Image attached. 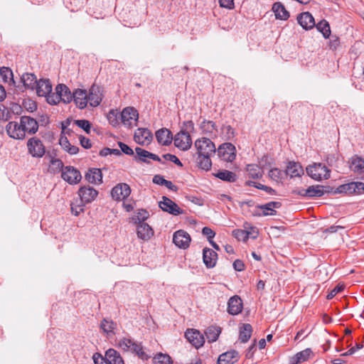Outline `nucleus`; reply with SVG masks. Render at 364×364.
<instances>
[{
	"label": "nucleus",
	"mask_w": 364,
	"mask_h": 364,
	"mask_svg": "<svg viewBox=\"0 0 364 364\" xmlns=\"http://www.w3.org/2000/svg\"><path fill=\"white\" fill-rule=\"evenodd\" d=\"M174 145L182 151L188 150L192 145V139L188 132L181 129L174 136Z\"/></svg>",
	"instance_id": "nucleus-8"
},
{
	"label": "nucleus",
	"mask_w": 364,
	"mask_h": 364,
	"mask_svg": "<svg viewBox=\"0 0 364 364\" xmlns=\"http://www.w3.org/2000/svg\"><path fill=\"white\" fill-rule=\"evenodd\" d=\"M286 173L293 178L300 176L304 173V170L299 163L290 161L287 166Z\"/></svg>",
	"instance_id": "nucleus-35"
},
{
	"label": "nucleus",
	"mask_w": 364,
	"mask_h": 364,
	"mask_svg": "<svg viewBox=\"0 0 364 364\" xmlns=\"http://www.w3.org/2000/svg\"><path fill=\"white\" fill-rule=\"evenodd\" d=\"M77 193L80 198V203L85 205L90 203L97 198L98 191L90 186H84L79 188Z\"/></svg>",
	"instance_id": "nucleus-9"
},
{
	"label": "nucleus",
	"mask_w": 364,
	"mask_h": 364,
	"mask_svg": "<svg viewBox=\"0 0 364 364\" xmlns=\"http://www.w3.org/2000/svg\"><path fill=\"white\" fill-rule=\"evenodd\" d=\"M87 98L90 106H98L102 100L100 87L95 85H92L90 89L89 94H87Z\"/></svg>",
	"instance_id": "nucleus-21"
},
{
	"label": "nucleus",
	"mask_w": 364,
	"mask_h": 364,
	"mask_svg": "<svg viewBox=\"0 0 364 364\" xmlns=\"http://www.w3.org/2000/svg\"><path fill=\"white\" fill-rule=\"evenodd\" d=\"M239 359V354L236 350H230L220 355L217 364H233Z\"/></svg>",
	"instance_id": "nucleus-25"
},
{
	"label": "nucleus",
	"mask_w": 364,
	"mask_h": 364,
	"mask_svg": "<svg viewBox=\"0 0 364 364\" xmlns=\"http://www.w3.org/2000/svg\"><path fill=\"white\" fill-rule=\"evenodd\" d=\"M354 182L341 185L338 187V192L341 193H346L349 195L355 194Z\"/></svg>",
	"instance_id": "nucleus-48"
},
{
	"label": "nucleus",
	"mask_w": 364,
	"mask_h": 364,
	"mask_svg": "<svg viewBox=\"0 0 364 364\" xmlns=\"http://www.w3.org/2000/svg\"><path fill=\"white\" fill-rule=\"evenodd\" d=\"M277 19L287 20L289 17V13L281 2H275L272 8Z\"/></svg>",
	"instance_id": "nucleus-32"
},
{
	"label": "nucleus",
	"mask_w": 364,
	"mask_h": 364,
	"mask_svg": "<svg viewBox=\"0 0 364 364\" xmlns=\"http://www.w3.org/2000/svg\"><path fill=\"white\" fill-rule=\"evenodd\" d=\"M134 138L137 144L145 145L149 144L151 141L153 135L149 129L146 128H139L135 132Z\"/></svg>",
	"instance_id": "nucleus-17"
},
{
	"label": "nucleus",
	"mask_w": 364,
	"mask_h": 364,
	"mask_svg": "<svg viewBox=\"0 0 364 364\" xmlns=\"http://www.w3.org/2000/svg\"><path fill=\"white\" fill-rule=\"evenodd\" d=\"M73 100L79 109H84L88 103L87 93L85 90L77 89L73 93Z\"/></svg>",
	"instance_id": "nucleus-20"
},
{
	"label": "nucleus",
	"mask_w": 364,
	"mask_h": 364,
	"mask_svg": "<svg viewBox=\"0 0 364 364\" xmlns=\"http://www.w3.org/2000/svg\"><path fill=\"white\" fill-rule=\"evenodd\" d=\"M200 129L206 134H215L218 132L215 123L210 120L204 119L200 124Z\"/></svg>",
	"instance_id": "nucleus-45"
},
{
	"label": "nucleus",
	"mask_w": 364,
	"mask_h": 364,
	"mask_svg": "<svg viewBox=\"0 0 364 364\" xmlns=\"http://www.w3.org/2000/svg\"><path fill=\"white\" fill-rule=\"evenodd\" d=\"M155 136L159 144L169 145L173 139L172 133L166 128H161L156 132Z\"/></svg>",
	"instance_id": "nucleus-23"
},
{
	"label": "nucleus",
	"mask_w": 364,
	"mask_h": 364,
	"mask_svg": "<svg viewBox=\"0 0 364 364\" xmlns=\"http://www.w3.org/2000/svg\"><path fill=\"white\" fill-rule=\"evenodd\" d=\"M7 134L14 139L22 140L25 139L26 135L23 127H21V122H9L6 126Z\"/></svg>",
	"instance_id": "nucleus-12"
},
{
	"label": "nucleus",
	"mask_w": 364,
	"mask_h": 364,
	"mask_svg": "<svg viewBox=\"0 0 364 364\" xmlns=\"http://www.w3.org/2000/svg\"><path fill=\"white\" fill-rule=\"evenodd\" d=\"M120 119L125 127L131 128L136 124L139 119L138 111L132 107H127L121 112Z\"/></svg>",
	"instance_id": "nucleus-6"
},
{
	"label": "nucleus",
	"mask_w": 364,
	"mask_h": 364,
	"mask_svg": "<svg viewBox=\"0 0 364 364\" xmlns=\"http://www.w3.org/2000/svg\"><path fill=\"white\" fill-rule=\"evenodd\" d=\"M92 359L95 364H124L120 353L113 348L106 350L104 356L100 353H94Z\"/></svg>",
	"instance_id": "nucleus-2"
},
{
	"label": "nucleus",
	"mask_w": 364,
	"mask_h": 364,
	"mask_svg": "<svg viewBox=\"0 0 364 364\" xmlns=\"http://www.w3.org/2000/svg\"><path fill=\"white\" fill-rule=\"evenodd\" d=\"M118 145L120 148V151H122L124 154H127V155H129V156H132L134 155V151L133 149L129 147L128 145H127L126 144L123 143V142H118Z\"/></svg>",
	"instance_id": "nucleus-59"
},
{
	"label": "nucleus",
	"mask_w": 364,
	"mask_h": 364,
	"mask_svg": "<svg viewBox=\"0 0 364 364\" xmlns=\"http://www.w3.org/2000/svg\"><path fill=\"white\" fill-rule=\"evenodd\" d=\"M64 167L65 166L63 165V163L60 159H54L52 157L50 161L48 171L49 173L52 174H56L60 171L62 172Z\"/></svg>",
	"instance_id": "nucleus-42"
},
{
	"label": "nucleus",
	"mask_w": 364,
	"mask_h": 364,
	"mask_svg": "<svg viewBox=\"0 0 364 364\" xmlns=\"http://www.w3.org/2000/svg\"><path fill=\"white\" fill-rule=\"evenodd\" d=\"M344 289V286L343 284H338L327 295V299H333L338 293L342 291Z\"/></svg>",
	"instance_id": "nucleus-60"
},
{
	"label": "nucleus",
	"mask_w": 364,
	"mask_h": 364,
	"mask_svg": "<svg viewBox=\"0 0 364 364\" xmlns=\"http://www.w3.org/2000/svg\"><path fill=\"white\" fill-rule=\"evenodd\" d=\"M47 98V102L50 105H57L60 102H62L61 97L59 96V94L55 91V93H50L47 96H46Z\"/></svg>",
	"instance_id": "nucleus-54"
},
{
	"label": "nucleus",
	"mask_w": 364,
	"mask_h": 364,
	"mask_svg": "<svg viewBox=\"0 0 364 364\" xmlns=\"http://www.w3.org/2000/svg\"><path fill=\"white\" fill-rule=\"evenodd\" d=\"M202 233L206 236L208 241L212 240V239L215 237V232L208 227H204L202 230Z\"/></svg>",
	"instance_id": "nucleus-61"
},
{
	"label": "nucleus",
	"mask_w": 364,
	"mask_h": 364,
	"mask_svg": "<svg viewBox=\"0 0 364 364\" xmlns=\"http://www.w3.org/2000/svg\"><path fill=\"white\" fill-rule=\"evenodd\" d=\"M323 188V186L319 185L309 186L308 188L306 189V193H307V197L313 198L322 196L324 194Z\"/></svg>",
	"instance_id": "nucleus-47"
},
{
	"label": "nucleus",
	"mask_w": 364,
	"mask_h": 364,
	"mask_svg": "<svg viewBox=\"0 0 364 364\" xmlns=\"http://www.w3.org/2000/svg\"><path fill=\"white\" fill-rule=\"evenodd\" d=\"M21 80L23 82V85L25 88L33 90L36 89V85L38 83V80L36 76L33 73H24L21 77Z\"/></svg>",
	"instance_id": "nucleus-34"
},
{
	"label": "nucleus",
	"mask_w": 364,
	"mask_h": 364,
	"mask_svg": "<svg viewBox=\"0 0 364 364\" xmlns=\"http://www.w3.org/2000/svg\"><path fill=\"white\" fill-rule=\"evenodd\" d=\"M340 46V39L336 36H332L330 38L328 46L330 49L335 50Z\"/></svg>",
	"instance_id": "nucleus-58"
},
{
	"label": "nucleus",
	"mask_w": 364,
	"mask_h": 364,
	"mask_svg": "<svg viewBox=\"0 0 364 364\" xmlns=\"http://www.w3.org/2000/svg\"><path fill=\"white\" fill-rule=\"evenodd\" d=\"M117 324L109 318H103L100 323V329L107 336H111L115 333L114 330Z\"/></svg>",
	"instance_id": "nucleus-31"
},
{
	"label": "nucleus",
	"mask_w": 364,
	"mask_h": 364,
	"mask_svg": "<svg viewBox=\"0 0 364 364\" xmlns=\"http://www.w3.org/2000/svg\"><path fill=\"white\" fill-rule=\"evenodd\" d=\"M317 30L323 34L325 38H328L331 36V28L328 22L326 20L319 21L316 25Z\"/></svg>",
	"instance_id": "nucleus-46"
},
{
	"label": "nucleus",
	"mask_w": 364,
	"mask_h": 364,
	"mask_svg": "<svg viewBox=\"0 0 364 364\" xmlns=\"http://www.w3.org/2000/svg\"><path fill=\"white\" fill-rule=\"evenodd\" d=\"M299 25L305 30H309L315 26V21L313 16L309 12L300 14L297 17Z\"/></svg>",
	"instance_id": "nucleus-24"
},
{
	"label": "nucleus",
	"mask_w": 364,
	"mask_h": 364,
	"mask_svg": "<svg viewBox=\"0 0 364 364\" xmlns=\"http://www.w3.org/2000/svg\"><path fill=\"white\" fill-rule=\"evenodd\" d=\"M252 327L249 323H244L240 330L239 338L242 343H246L252 336Z\"/></svg>",
	"instance_id": "nucleus-41"
},
{
	"label": "nucleus",
	"mask_w": 364,
	"mask_h": 364,
	"mask_svg": "<svg viewBox=\"0 0 364 364\" xmlns=\"http://www.w3.org/2000/svg\"><path fill=\"white\" fill-rule=\"evenodd\" d=\"M154 364H172V360L168 355L160 353L154 357Z\"/></svg>",
	"instance_id": "nucleus-50"
},
{
	"label": "nucleus",
	"mask_w": 364,
	"mask_h": 364,
	"mask_svg": "<svg viewBox=\"0 0 364 364\" xmlns=\"http://www.w3.org/2000/svg\"><path fill=\"white\" fill-rule=\"evenodd\" d=\"M20 120L21 122V127H23L25 135L26 134L32 135L38 132V123L35 119L29 116H22L21 117Z\"/></svg>",
	"instance_id": "nucleus-14"
},
{
	"label": "nucleus",
	"mask_w": 364,
	"mask_h": 364,
	"mask_svg": "<svg viewBox=\"0 0 364 364\" xmlns=\"http://www.w3.org/2000/svg\"><path fill=\"white\" fill-rule=\"evenodd\" d=\"M63 149L70 155H75L79 151V148L77 146L71 145L70 143L66 147H63Z\"/></svg>",
	"instance_id": "nucleus-63"
},
{
	"label": "nucleus",
	"mask_w": 364,
	"mask_h": 364,
	"mask_svg": "<svg viewBox=\"0 0 364 364\" xmlns=\"http://www.w3.org/2000/svg\"><path fill=\"white\" fill-rule=\"evenodd\" d=\"M221 134L226 140H230L235 137V129L229 124H223L221 127Z\"/></svg>",
	"instance_id": "nucleus-49"
},
{
	"label": "nucleus",
	"mask_w": 364,
	"mask_h": 364,
	"mask_svg": "<svg viewBox=\"0 0 364 364\" xmlns=\"http://www.w3.org/2000/svg\"><path fill=\"white\" fill-rule=\"evenodd\" d=\"M218 254L212 249L205 247L203 250V259L207 268H213L215 266Z\"/></svg>",
	"instance_id": "nucleus-22"
},
{
	"label": "nucleus",
	"mask_w": 364,
	"mask_h": 364,
	"mask_svg": "<svg viewBox=\"0 0 364 364\" xmlns=\"http://www.w3.org/2000/svg\"><path fill=\"white\" fill-rule=\"evenodd\" d=\"M149 213L144 209H140L138 210L136 214L133 218L134 223L136 224H139L141 223H144V221L149 218Z\"/></svg>",
	"instance_id": "nucleus-52"
},
{
	"label": "nucleus",
	"mask_w": 364,
	"mask_h": 364,
	"mask_svg": "<svg viewBox=\"0 0 364 364\" xmlns=\"http://www.w3.org/2000/svg\"><path fill=\"white\" fill-rule=\"evenodd\" d=\"M85 179L92 184H100L102 182V173L100 168H90L85 176Z\"/></svg>",
	"instance_id": "nucleus-27"
},
{
	"label": "nucleus",
	"mask_w": 364,
	"mask_h": 364,
	"mask_svg": "<svg viewBox=\"0 0 364 364\" xmlns=\"http://www.w3.org/2000/svg\"><path fill=\"white\" fill-rule=\"evenodd\" d=\"M185 336L196 348L203 346L204 344V337L198 330L188 329L185 333Z\"/></svg>",
	"instance_id": "nucleus-16"
},
{
	"label": "nucleus",
	"mask_w": 364,
	"mask_h": 364,
	"mask_svg": "<svg viewBox=\"0 0 364 364\" xmlns=\"http://www.w3.org/2000/svg\"><path fill=\"white\" fill-rule=\"evenodd\" d=\"M159 208L165 212L173 215H178L183 213V210L170 198L163 196L162 200L159 203Z\"/></svg>",
	"instance_id": "nucleus-11"
},
{
	"label": "nucleus",
	"mask_w": 364,
	"mask_h": 364,
	"mask_svg": "<svg viewBox=\"0 0 364 364\" xmlns=\"http://www.w3.org/2000/svg\"><path fill=\"white\" fill-rule=\"evenodd\" d=\"M282 206L280 202L271 201L264 205H258L256 207L259 209L263 210L262 215H276L275 209L279 208Z\"/></svg>",
	"instance_id": "nucleus-30"
},
{
	"label": "nucleus",
	"mask_w": 364,
	"mask_h": 364,
	"mask_svg": "<svg viewBox=\"0 0 364 364\" xmlns=\"http://www.w3.org/2000/svg\"><path fill=\"white\" fill-rule=\"evenodd\" d=\"M79 139L80 144L83 148L87 149L92 147V144L88 138L83 136H80Z\"/></svg>",
	"instance_id": "nucleus-64"
},
{
	"label": "nucleus",
	"mask_w": 364,
	"mask_h": 364,
	"mask_svg": "<svg viewBox=\"0 0 364 364\" xmlns=\"http://www.w3.org/2000/svg\"><path fill=\"white\" fill-rule=\"evenodd\" d=\"M28 152L34 158H41L46 153L43 141L37 137H31L27 141Z\"/></svg>",
	"instance_id": "nucleus-5"
},
{
	"label": "nucleus",
	"mask_w": 364,
	"mask_h": 364,
	"mask_svg": "<svg viewBox=\"0 0 364 364\" xmlns=\"http://www.w3.org/2000/svg\"><path fill=\"white\" fill-rule=\"evenodd\" d=\"M36 90L38 96L46 97L51 92L52 85L49 80L41 79L38 81Z\"/></svg>",
	"instance_id": "nucleus-28"
},
{
	"label": "nucleus",
	"mask_w": 364,
	"mask_h": 364,
	"mask_svg": "<svg viewBox=\"0 0 364 364\" xmlns=\"http://www.w3.org/2000/svg\"><path fill=\"white\" fill-rule=\"evenodd\" d=\"M191 237L183 230L176 231L173 236V242L179 248L186 249L189 247Z\"/></svg>",
	"instance_id": "nucleus-15"
},
{
	"label": "nucleus",
	"mask_w": 364,
	"mask_h": 364,
	"mask_svg": "<svg viewBox=\"0 0 364 364\" xmlns=\"http://www.w3.org/2000/svg\"><path fill=\"white\" fill-rule=\"evenodd\" d=\"M55 91L61 97V100L64 103H69L73 100V93L70 89L64 84H59L55 87Z\"/></svg>",
	"instance_id": "nucleus-33"
},
{
	"label": "nucleus",
	"mask_w": 364,
	"mask_h": 364,
	"mask_svg": "<svg viewBox=\"0 0 364 364\" xmlns=\"http://www.w3.org/2000/svg\"><path fill=\"white\" fill-rule=\"evenodd\" d=\"M61 177L65 181L71 185L78 183L82 179L80 171L71 166L64 167L61 173Z\"/></svg>",
	"instance_id": "nucleus-7"
},
{
	"label": "nucleus",
	"mask_w": 364,
	"mask_h": 364,
	"mask_svg": "<svg viewBox=\"0 0 364 364\" xmlns=\"http://www.w3.org/2000/svg\"><path fill=\"white\" fill-rule=\"evenodd\" d=\"M282 176H283L282 171L276 168H272L269 171V177L275 181H279V180H281L282 178Z\"/></svg>",
	"instance_id": "nucleus-55"
},
{
	"label": "nucleus",
	"mask_w": 364,
	"mask_h": 364,
	"mask_svg": "<svg viewBox=\"0 0 364 364\" xmlns=\"http://www.w3.org/2000/svg\"><path fill=\"white\" fill-rule=\"evenodd\" d=\"M131 193L129 186L125 183L116 185L111 191L112 197L116 200H124Z\"/></svg>",
	"instance_id": "nucleus-13"
},
{
	"label": "nucleus",
	"mask_w": 364,
	"mask_h": 364,
	"mask_svg": "<svg viewBox=\"0 0 364 364\" xmlns=\"http://www.w3.org/2000/svg\"><path fill=\"white\" fill-rule=\"evenodd\" d=\"M137 225V236L143 240H147L154 235L152 228L146 223Z\"/></svg>",
	"instance_id": "nucleus-29"
},
{
	"label": "nucleus",
	"mask_w": 364,
	"mask_h": 364,
	"mask_svg": "<svg viewBox=\"0 0 364 364\" xmlns=\"http://www.w3.org/2000/svg\"><path fill=\"white\" fill-rule=\"evenodd\" d=\"M220 333L221 328L214 326H209L205 331L206 338L209 343L216 341Z\"/></svg>",
	"instance_id": "nucleus-38"
},
{
	"label": "nucleus",
	"mask_w": 364,
	"mask_h": 364,
	"mask_svg": "<svg viewBox=\"0 0 364 364\" xmlns=\"http://www.w3.org/2000/svg\"><path fill=\"white\" fill-rule=\"evenodd\" d=\"M350 168L356 173H364V159L357 155L353 156L350 161Z\"/></svg>",
	"instance_id": "nucleus-36"
},
{
	"label": "nucleus",
	"mask_w": 364,
	"mask_h": 364,
	"mask_svg": "<svg viewBox=\"0 0 364 364\" xmlns=\"http://www.w3.org/2000/svg\"><path fill=\"white\" fill-rule=\"evenodd\" d=\"M195 147L197 152L193 157L199 168L208 171L212 166L210 157L215 154L214 143L208 138L198 139L195 141Z\"/></svg>",
	"instance_id": "nucleus-1"
},
{
	"label": "nucleus",
	"mask_w": 364,
	"mask_h": 364,
	"mask_svg": "<svg viewBox=\"0 0 364 364\" xmlns=\"http://www.w3.org/2000/svg\"><path fill=\"white\" fill-rule=\"evenodd\" d=\"M136 155L134 156V159L137 161H141L144 163H149L147 160L148 159H152L154 161L161 162V160L159 156L156 154H152L145 149H143L140 147H136L135 149Z\"/></svg>",
	"instance_id": "nucleus-18"
},
{
	"label": "nucleus",
	"mask_w": 364,
	"mask_h": 364,
	"mask_svg": "<svg viewBox=\"0 0 364 364\" xmlns=\"http://www.w3.org/2000/svg\"><path fill=\"white\" fill-rule=\"evenodd\" d=\"M182 129H183L185 132H188V133L190 134V132H191L194 130L193 122L191 120L184 122L183 123Z\"/></svg>",
	"instance_id": "nucleus-62"
},
{
	"label": "nucleus",
	"mask_w": 364,
	"mask_h": 364,
	"mask_svg": "<svg viewBox=\"0 0 364 364\" xmlns=\"http://www.w3.org/2000/svg\"><path fill=\"white\" fill-rule=\"evenodd\" d=\"M118 115L119 113L117 110L114 109L110 110L107 114V119L109 124L113 127H116L119 124Z\"/></svg>",
	"instance_id": "nucleus-53"
},
{
	"label": "nucleus",
	"mask_w": 364,
	"mask_h": 364,
	"mask_svg": "<svg viewBox=\"0 0 364 364\" xmlns=\"http://www.w3.org/2000/svg\"><path fill=\"white\" fill-rule=\"evenodd\" d=\"M313 355L311 348H306L289 358V364H299L308 360Z\"/></svg>",
	"instance_id": "nucleus-26"
},
{
	"label": "nucleus",
	"mask_w": 364,
	"mask_h": 364,
	"mask_svg": "<svg viewBox=\"0 0 364 364\" xmlns=\"http://www.w3.org/2000/svg\"><path fill=\"white\" fill-rule=\"evenodd\" d=\"M246 171L250 178L253 179L261 178L263 176V169L257 164H248Z\"/></svg>",
	"instance_id": "nucleus-39"
},
{
	"label": "nucleus",
	"mask_w": 364,
	"mask_h": 364,
	"mask_svg": "<svg viewBox=\"0 0 364 364\" xmlns=\"http://www.w3.org/2000/svg\"><path fill=\"white\" fill-rule=\"evenodd\" d=\"M243 308L242 301L237 295L230 297L228 301V312L231 315H237Z\"/></svg>",
	"instance_id": "nucleus-19"
},
{
	"label": "nucleus",
	"mask_w": 364,
	"mask_h": 364,
	"mask_svg": "<svg viewBox=\"0 0 364 364\" xmlns=\"http://www.w3.org/2000/svg\"><path fill=\"white\" fill-rule=\"evenodd\" d=\"M70 124V121L66 120L65 122L62 123V134L60 135V139H59V144L62 148L66 147V146L69 145V141L68 138L63 135V134H70V129L68 128V126Z\"/></svg>",
	"instance_id": "nucleus-43"
},
{
	"label": "nucleus",
	"mask_w": 364,
	"mask_h": 364,
	"mask_svg": "<svg viewBox=\"0 0 364 364\" xmlns=\"http://www.w3.org/2000/svg\"><path fill=\"white\" fill-rule=\"evenodd\" d=\"M251 233L248 230H234L232 235L238 240L247 241L250 237Z\"/></svg>",
	"instance_id": "nucleus-51"
},
{
	"label": "nucleus",
	"mask_w": 364,
	"mask_h": 364,
	"mask_svg": "<svg viewBox=\"0 0 364 364\" xmlns=\"http://www.w3.org/2000/svg\"><path fill=\"white\" fill-rule=\"evenodd\" d=\"M119 347L121 348L123 350L128 351L131 350L132 352L136 353L139 358L142 360H148L151 358V355L147 354L144 350L141 343H136L132 339L123 338L119 341Z\"/></svg>",
	"instance_id": "nucleus-3"
},
{
	"label": "nucleus",
	"mask_w": 364,
	"mask_h": 364,
	"mask_svg": "<svg viewBox=\"0 0 364 364\" xmlns=\"http://www.w3.org/2000/svg\"><path fill=\"white\" fill-rule=\"evenodd\" d=\"M218 154L223 160L232 162L236 157V149L231 143H224L218 149Z\"/></svg>",
	"instance_id": "nucleus-10"
},
{
	"label": "nucleus",
	"mask_w": 364,
	"mask_h": 364,
	"mask_svg": "<svg viewBox=\"0 0 364 364\" xmlns=\"http://www.w3.org/2000/svg\"><path fill=\"white\" fill-rule=\"evenodd\" d=\"M163 158L166 161H170L174 163L175 164H176L177 166H178L180 167L183 166V164L181 162V161L178 159V157L176 156H175L173 154H166L163 155Z\"/></svg>",
	"instance_id": "nucleus-57"
},
{
	"label": "nucleus",
	"mask_w": 364,
	"mask_h": 364,
	"mask_svg": "<svg viewBox=\"0 0 364 364\" xmlns=\"http://www.w3.org/2000/svg\"><path fill=\"white\" fill-rule=\"evenodd\" d=\"M75 123L81 129H82L87 134L90 131V123L86 119L75 120Z\"/></svg>",
	"instance_id": "nucleus-56"
},
{
	"label": "nucleus",
	"mask_w": 364,
	"mask_h": 364,
	"mask_svg": "<svg viewBox=\"0 0 364 364\" xmlns=\"http://www.w3.org/2000/svg\"><path fill=\"white\" fill-rule=\"evenodd\" d=\"M0 77L4 82L14 84V75L12 70L7 67L0 68Z\"/></svg>",
	"instance_id": "nucleus-44"
},
{
	"label": "nucleus",
	"mask_w": 364,
	"mask_h": 364,
	"mask_svg": "<svg viewBox=\"0 0 364 364\" xmlns=\"http://www.w3.org/2000/svg\"><path fill=\"white\" fill-rule=\"evenodd\" d=\"M307 174L316 181L328 179L331 176V171L325 164L321 163H314L309 165L306 168Z\"/></svg>",
	"instance_id": "nucleus-4"
},
{
	"label": "nucleus",
	"mask_w": 364,
	"mask_h": 364,
	"mask_svg": "<svg viewBox=\"0 0 364 364\" xmlns=\"http://www.w3.org/2000/svg\"><path fill=\"white\" fill-rule=\"evenodd\" d=\"M214 176L223 181L229 183H233L237 179V175L228 170H220Z\"/></svg>",
	"instance_id": "nucleus-37"
},
{
	"label": "nucleus",
	"mask_w": 364,
	"mask_h": 364,
	"mask_svg": "<svg viewBox=\"0 0 364 364\" xmlns=\"http://www.w3.org/2000/svg\"><path fill=\"white\" fill-rule=\"evenodd\" d=\"M153 183L160 186H164L169 190L175 192L178 191V187L176 186H175L171 181L166 180L160 175H156L154 176Z\"/></svg>",
	"instance_id": "nucleus-40"
}]
</instances>
